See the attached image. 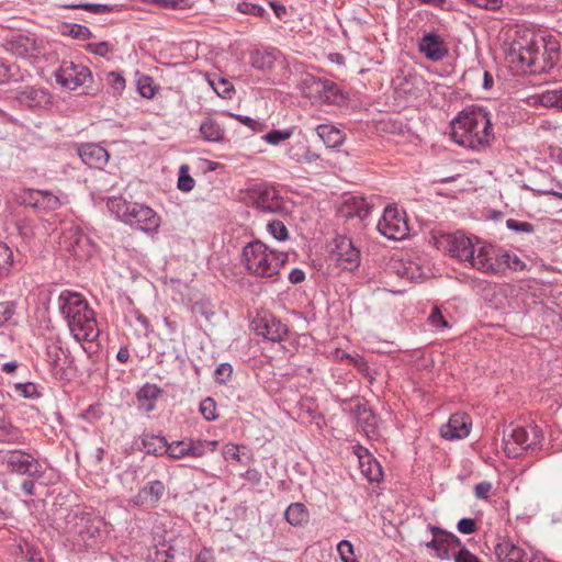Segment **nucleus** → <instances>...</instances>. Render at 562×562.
Instances as JSON below:
<instances>
[{
  "label": "nucleus",
  "mask_w": 562,
  "mask_h": 562,
  "mask_svg": "<svg viewBox=\"0 0 562 562\" xmlns=\"http://www.w3.org/2000/svg\"><path fill=\"white\" fill-rule=\"evenodd\" d=\"M560 44L549 37H537L528 32L514 38L506 49V59L517 70L529 72L549 71L559 60Z\"/></svg>",
  "instance_id": "obj_1"
},
{
  "label": "nucleus",
  "mask_w": 562,
  "mask_h": 562,
  "mask_svg": "<svg viewBox=\"0 0 562 562\" xmlns=\"http://www.w3.org/2000/svg\"><path fill=\"white\" fill-rule=\"evenodd\" d=\"M450 136L458 145L472 150H485L494 140L491 113L479 105L463 109L451 121Z\"/></svg>",
  "instance_id": "obj_2"
},
{
  "label": "nucleus",
  "mask_w": 562,
  "mask_h": 562,
  "mask_svg": "<svg viewBox=\"0 0 562 562\" xmlns=\"http://www.w3.org/2000/svg\"><path fill=\"white\" fill-rule=\"evenodd\" d=\"M58 308L76 340L94 341L99 337L94 311L81 293L64 290L58 296Z\"/></svg>",
  "instance_id": "obj_3"
},
{
  "label": "nucleus",
  "mask_w": 562,
  "mask_h": 562,
  "mask_svg": "<svg viewBox=\"0 0 562 562\" xmlns=\"http://www.w3.org/2000/svg\"><path fill=\"white\" fill-rule=\"evenodd\" d=\"M108 207L122 222L145 233L156 232L160 226L159 215L145 204L113 196L108 200Z\"/></svg>",
  "instance_id": "obj_4"
},
{
  "label": "nucleus",
  "mask_w": 562,
  "mask_h": 562,
  "mask_svg": "<svg viewBox=\"0 0 562 562\" xmlns=\"http://www.w3.org/2000/svg\"><path fill=\"white\" fill-rule=\"evenodd\" d=\"M241 262L248 273L258 278H273L277 276L278 263L273 258V250L259 239L249 241L241 251Z\"/></svg>",
  "instance_id": "obj_5"
},
{
  "label": "nucleus",
  "mask_w": 562,
  "mask_h": 562,
  "mask_svg": "<svg viewBox=\"0 0 562 562\" xmlns=\"http://www.w3.org/2000/svg\"><path fill=\"white\" fill-rule=\"evenodd\" d=\"M542 439V430L537 425L525 428L510 424L503 429L504 452L509 458L519 457L524 450H535Z\"/></svg>",
  "instance_id": "obj_6"
},
{
  "label": "nucleus",
  "mask_w": 562,
  "mask_h": 562,
  "mask_svg": "<svg viewBox=\"0 0 562 562\" xmlns=\"http://www.w3.org/2000/svg\"><path fill=\"white\" fill-rule=\"evenodd\" d=\"M7 470L18 475L40 480L44 470L40 461L24 450L10 451L5 457Z\"/></svg>",
  "instance_id": "obj_7"
},
{
  "label": "nucleus",
  "mask_w": 562,
  "mask_h": 562,
  "mask_svg": "<svg viewBox=\"0 0 562 562\" xmlns=\"http://www.w3.org/2000/svg\"><path fill=\"white\" fill-rule=\"evenodd\" d=\"M502 248L476 239L474 259L470 266L487 274L502 273Z\"/></svg>",
  "instance_id": "obj_8"
},
{
  "label": "nucleus",
  "mask_w": 562,
  "mask_h": 562,
  "mask_svg": "<svg viewBox=\"0 0 562 562\" xmlns=\"http://www.w3.org/2000/svg\"><path fill=\"white\" fill-rule=\"evenodd\" d=\"M252 205L266 213H280L284 210L283 198L273 187L263 183L254 184L247 190Z\"/></svg>",
  "instance_id": "obj_9"
},
{
  "label": "nucleus",
  "mask_w": 562,
  "mask_h": 562,
  "mask_svg": "<svg viewBox=\"0 0 562 562\" xmlns=\"http://www.w3.org/2000/svg\"><path fill=\"white\" fill-rule=\"evenodd\" d=\"M218 442L216 440H202L183 438L171 442L170 459L180 460L186 457L202 458L207 452L215 451Z\"/></svg>",
  "instance_id": "obj_10"
},
{
  "label": "nucleus",
  "mask_w": 562,
  "mask_h": 562,
  "mask_svg": "<svg viewBox=\"0 0 562 562\" xmlns=\"http://www.w3.org/2000/svg\"><path fill=\"white\" fill-rule=\"evenodd\" d=\"M58 85L68 90H76L92 79L90 69L83 65L64 60L55 72Z\"/></svg>",
  "instance_id": "obj_11"
},
{
  "label": "nucleus",
  "mask_w": 562,
  "mask_h": 562,
  "mask_svg": "<svg viewBox=\"0 0 562 562\" xmlns=\"http://www.w3.org/2000/svg\"><path fill=\"white\" fill-rule=\"evenodd\" d=\"M379 232L389 239L401 240L404 239L408 233V225L396 207H385L381 220L378 223Z\"/></svg>",
  "instance_id": "obj_12"
},
{
  "label": "nucleus",
  "mask_w": 562,
  "mask_h": 562,
  "mask_svg": "<svg viewBox=\"0 0 562 562\" xmlns=\"http://www.w3.org/2000/svg\"><path fill=\"white\" fill-rule=\"evenodd\" d=\"M432 539L426 543V547L436 552V557L441 560L453 558L454 550L463 546L461 540L453 533L442 530L439 527L430 526Z\"/></svg>",
  "instance_id": "obj_13"
},
{
  "label": "nucleus",
  "mask_w": 562,
  "mask_h": 562,
  "mask_svg": "<svg viewBox=\"0 0 562 562\" xmlns=\"http://www.w3.org/2000/svg\"><path fill=\"white\" fill-rule=\"evenodd\" d=\"M441 243L451 257L470 263L474 259L475 245L472 238L461 232L442 236Z\"/></svg>",
  "instance_id": "obj_14"
},
{
  "label": "nucleus",
  "mask_w": 562,
  "mask_h": 562,
  "mask_svg": "<svg viewBox=\"0 0 562 562\" xmlns=\"http://www.w3.org/2000/svg\"><path fill=\"white\" fill-rule=\"evenodd\" d=\"M4 48L19 58H35L42 46L34 34L16 33L5 41Z\"/></svg>",
  "instance_id": "obj_15"
},
{
  "label": "nucleus",
  "mask_w": 562,
  "mask_h": 562,
  "mask_svg": "<svg viewBox=\"0 0 562 562\" xmlns=\"http://www.w3.org/2000/svg\"><path fill=\"white\" fill-rule=\"evenodd\" d=\"M334 244L331 255L339 266L349 271L357 269L360 265V250L355 247L352 240L346 236H337Z\"/></svg>",
  "instance_id": "obj_16"
},
{
  "label": "nucleus",
  "mask_w": 562,
  "mask_h": 562,
  "mask_svg": "<svg viewBox=\"0 0 562 562\" xmlns=\"http://www.w3.org/2000/svg\"><path fill=\"white\" fill-rule=\"evenodd\" d=\"M418 50L431 61H440L449 55L445 40L435 31L427 32L419 38Z\"/></svg>",
  "instance_id": "obj_17"
},
{
  "label": "nucleus",
  "mask_w": 562,
  "mask_h": 562,
  "mask_svg": "<svg viewBox=\"0 0 562 562\" xmlns=\"http://www.w3.org/2000/svg\"><path fill=\"white\" fill-rule=\"evenodd\" d=\"M257 335L270 341H281L289 333V328L279 318L272 314H265L255 323Z\"/></svg>",
  "instance_id": "obj_18"
},
{
  "label": "nucleus",
  "mask_w": 562,
  "mask_h": 562,
  "mask_svg": "<svg viewBox=\"0 0 562 562\" xmlns=\"http://www.w3.org/2000/svg\"><path fill=\"white\" fill-rule=\"evenodd\" d=\"M166 494V485L160 480H153L147 482L138 492L131 498L134 506H146L154 508L158 502Z\"/></svg>",
  "instance_id": "obj_19"
},
{
  "label": "nucleus",
  "mask_w": 562,
  "mask_h": 562,
  "mask_svg": "<svg viewBox=\"0 0 562 562\" xmlns=\"http://www.w3.org/2000/svg\"><path fill=\"white\" fill-rule=\"evenodd\" d=\"M77 154L85 165L97 169H103L110 158L108 150L95 143H83L78 145Z\"/></svg>",
  "instance_id": "obj_20"
},
{
  "label": "nucleus",
  "mask_w": 562,
  "mask_h": 562,
  "mask_svg": "<svg viewBox=\"0 0 562 562\" xmlns=\"http://www.w3.org/2000/svg\"><path fill=\"white\" fill-rule=\"evenodd\" d=\"M471 419L467 414H453L447 424L440 427V435L445 439H463L470 432Z\"/></svg>",
  "instance_id": "obj_21"
},
{
  "label": "nucleus",
  "mask_w": 562,
  "mask_h": 562,
  "mask_svg": "<svg viewBox=\"0 0 562 562\" xmlns=\"http://www.w3.org/2000/svg\"><path fill=\"white\" fill-rule=\"evenodd\" d=\"M15 100L25 109L44 108L49 103V94L42 88L25 87L16 92Z\"/></svg>",
  "instance_id": "obj_22"
},
{
  "label": "nucleus",
  "mask_w": 562,
  "mask_h": 562,
  "mask_svg": "<svg viewBox=\"0 0 562 562\" xmlns=\"http://www.w3.org/2000/svg\"><path fill=\"white\" fill-rule=\"evenodd\" d=\"M339 215L345 218L358 217L363 221L371 212V205L363 196L347 198L338 210Z\"/></svg>",
  "instance_id": "obj_23"
},
{
  "label": "nucleus",
  "mask_w": 562,
  "mask_h": 562,
  "mask_svg": "<svg viewBox=\"0 0 562 562\" xmlns=\"http://www.w3.org/2000/svg\"><path fill=\"white\" fill-rule=\"evenodd\" d=\"M102 520L101 518L83 513L78 517L76 521V532L81 537L83 541L95 539L100 535Z\"/></svg>",
  "instance_id": "obj_24"
},
{
  "label": "nucleus",
  "mask_w": 562,
  "mask_h": 562,
  "mask_svg": "<svg viewBox=\"0 0 562 562\" xmlns=\"http://www.w3.org/2000/svg\"><path fill=\"white\" fill-rule=\"evenodd\" d=\"M526 550L516 546L509 538L498 539L494 546V554L498 562H519Z\"/></svg>",
  "instance_id": "obj_25"
},
{
  "label": "nucleus",
  "mask_w": 562,
  "mask_h": 562,
  "mask_svg": "<svg viewBox=\"0 0 562 562\" xmlns=\"http://www.w3.org/2000/svg\"><path fill=\"white\" fill-rule=\"evenodd\" d=\"M142 445L147 454L155 457L168 456L170 458L171 442L169 443L164 436L154 434H144Z\"/></svg>",
  "instance_id": "obj_26"
},
{
  "label": "nucleus",
  "mask_w": 562,
  "mask_h": 562,
  "mask_svg": "<svg viewBox=\"0 0 562 562\" xmlns=\"http://www.w3.org/2000/svg\"><path fill=\"white\" fill-rule=\"evenodd\" d=\"M279 54L276 48L254 49L249 53V63L257 70H271Z\"/></svg>",
  "instance_id": "obj_27"
},
{
  "label": "nucleus",
  "mask_w": 562,
  "mask_h": 562,
  "mask_svg": "<svg viewBox=\"0 0 562 562\" xmlns=\"http://www.w3.org/2000/svg\"><path fill=\"white\" fill-rule=\"evenodd\" d=\"M0 442L7 445L23 443V432L19 427L12 425L0 407Z\"/></svg>",
  "instance_id": "obj_28"
},
{
  "label": "nucleus",
  "mask_w": 562,
  "mask_h": 562,
  "mask_svg": "<svg viewBox=\"0 0 562 562\" xmlns=\"http://www.w3.org/2000/svg\"><path fill=\"white\" fill-rule=\"evenodd\" d=\"M317 136L327 148H336L344 143L342 132L331 124H321L316 127Z\"/></svg>",
  "instance_id": "obj_29"
},
{
  "label": "nucleus",
  "mask_w": 562,
  "mask_h": 562,
  "mask_svg": "<svg viewBox=\"0 0 562 562\" xmlns=\"http://www.w3.org/2000/svg\"><path fill=\"white\" fill-rule=\"evenodd\" d=\"M300 89L306 98L319 101L322 89H324V79L306 75L300 81Z\"/></svg>",
  "instance_id": "obj_30"
},
{
  "label": "nucleus",
  "mask_w": 562,
  "mask_h": 562,
  "mask_svg": "<svg viewBox=\"0 0 562 562\" xmlns=\"http://www.w3.org/2000/svg\"><path fill=\"white\" fill-rule=\"evenodd\" d=\"M204 140L220 143L224 140V128L212 117H206L200 126Z\"/></svg>",
  "instance_id": "obj_31"
},
{
  "label": "nucleus",
  "mask_w": 562,
  "mask_h": 562,
  "mask_svg": "<svg viewBox=\"0 0 562 562\" xmlns=\"http://www.w3.org/2000/svg\"><path fill=\"white\" fill-rule=\"evenodd\" d=\"M537 102L544 108H553L562 111V87L547 89L537 94Z\"/></svg>",
  "instance_id": "obj_32"
},
{
  "label": "nucleus",
  "mask_w": 562,
  "mask_h": 562,
  "mask_svg": "<svg viewBox=\"0 0 562 562\" xmlns=\"http://www.w3.org/2000/svg\"><path fill=\"white\" fill-rule=\"evenodd\" d=\"M65 8L70 10H85L95 15H104L117 9L116 4H102L92 2H81L77 4H67Z\"/></svg>",
  "instance_id": "obj_33"
},
{
  "label": "nucleus",
  "mask_w": 562,
  "mask_h": 562,
  "mask_svg": "<svg viewBox=\"0 0 562 562\" xmlns=\"http://www.w3.org/2000/svg\"><path fill=\"white\" fill-rule=\"evenodd\" d=\"M61 356L65 357V353L61 347L57 342H52L46 346V357L47 362L50 364L52 370L57 375L63 372L64 368L60 363Z\"/></svg>",
  "instance_id": "obj_34"
},
{
  "label": "nucleus",
  "mask_w": 562,
  "mask_h": 562,
  "mask_svg": "<svg viewBox=\"0 0 562 562\" xmlns=\"http://www.w3.org/2000/svg\"><path fill=\"white\" fill-rule=\"evenodd\" d=\"M286 521L292 526H299L307 518V512L302 503L291 504L284 512Z\"/></svg>",
  "instance_id": "obj_35"
},
{
  "label": "nucleus",
  "mask_w": 562,
  "mask_h": 562,
  "mask_svg": "<svg viewBox=\"0 0 562 562\" xmlns=\"http://www.w3.org/2000/svg\"><path fill=\"white\" fill-rule=\"evenodd\" d=\"M362 474L370 482H379L382 477V469L379 462L372 457L370 460H364L363 462H359Z\"/></svg>",
  "instance_id": "obj_36"
},
{
  "label": "nucleus",
  "mask_w": 562,
  "mask_h": 562,
  "mask_svg": "<svg viewBox=\"0 0 562 562\" xmlns=\"http://www.w3.org/2000/svg\"><path fill=\"white\" fill-rule=\"evenodd\" d=\"M358 425L362 428L368 438H375L378 436V417L370 409L364 416L357 419Z\"/></svg>",
  "instance_id": "obj_37"
},
{
  "label": "nucleus",
  "mask_w": 562,
  "mask_h": 562,
  "mask_svg": "<svg viewBox=\"0 0 562 562\" xmlns=\"http://www.w3.org/2000/svg\"><path fill=\"white\" fill-rule=\"evenodd\" d=\"M37 193L40 194V202L37 209L43 210L45 212H52L60 207L61 202L59 198L55 195L52 191L40 190V192Z\"/></svg>",
  "instance_id": "obj_38"
},
{
  "label": "nucleus",
  "mask_w": 562,
  "mask_h": 562,
  "mask_svg": "<svg viewBox=\"0 0 562 562\" xmlns=\"http://www.w3.org/2000/svg\"><path fill=\"white\" fill-rule=\"evenodd\" d=\"M13 265V251L0 241V279L8 277Z\"/></svg>",
  "instance_id": "obj_39"
},
{
  "label": "nucleus",
  "mask_w": 562,
  "mask_h": 562,
  "mask_svg": "<svg viewBox=\"0 0 562 562\" xmlns=\"http://www.w3.org/2000/svg\"><path fill=\"white\" fill-rule=\"evenodd\" d=\"M161 394L162 390L157 384L146 383L136 393V398L137 402L157 401Z\"/></svg>",
  "instance_id": "obj_40"
},
{
  "label": "nucleus",
  "mask_w": 562,
  "mask_h": 562,
  "mask_svg": "<svg viewBox=\"0 0 562 562\" xmlns=\"http://www.w3.org/2000/svg\"><path fill=\"white\" fill-rule=\"evenodd\" d=\"M501 262L502 272H504L506 269H512L514 271H522L526 268V263L521 261L516 255H510L505 250H503Z\"/></svg>",
  "instance_id": "obj_41"
},
{
  "label": "nucleus",
  "mask_w": 562,
  "mask_h": 562,
  "mask_svg": "<svg viewBox=\"0 0 562 562\" xmlns=\"http://www.w3.org/2000/svg\"><path fill=\"white\" fill-rule=\"evenodd\" d=\"M195 186L194 179L189 175V166L182 165L179 169L178 189L182 192H190Z\"/></svg>",
  "instance_id": "obj_42"
},
{
  "label": "nucleus",
  "mask_w": 562,
  "mask_h": 562,
  "mask_svg": "<svg viewBox=\"0 0 562 562\" xmlns=\"http://www.w3.org/2000/svg\"><path fill=\"white\" fill-rule=\"evenodd\" d=\"M137 90L142 97L151 99L156 94V87L154 86L153 78L142 75L137 80Z\"/></svg>",
  "instance_id": "obj_43"
},
{
  "label": "nucleus",
  "mask_w": 562,
  "mask_h": 562,
  "mask_svg": "<svg viewBox=\"0 0 562 562\" xmlns=\"http://www.w3.org/2000/svg\"><path fill=\"white\" fill-rule=\"evenodd\" d=\"M339 94L337 85L330 80L324 79V89L319 98L321 102L335 103Z\"/></svg>",
  "instance_id": "obj_44"
},
{
  "label": "nucleus",
  "mask_w": 562,
  "mask_h": 562,
  "mask_svg": "<svg viewBox=\"0 0 562 562\" xmlns=\"http://www.w3.org/2000/svg\"><path fill=\"white\" fill-rule=\"evenodd\" d=\"M268 232L279 241L286 240L289 237L288 228L284 223L279 220H274L267 225Z\"/></svg>",
  "instance_id": "obj_45"
},
{
  "label": "nucleus",
  "mask_w": 562,
  "mask_h": 562,
  "mask_svg": "<svg viewBox=\"0 0 562 562\" xmlns=\"http://www.w3.org/2000/svg\"><path fill=\"white\" fill-rule=\"evenodd\" d=\"M397 273L402 278H406L409 280H417L422 277L419 267L413 262H408L407 265L401 263L400 267L397 268Z\"/></svg>",
  "instance_id": "obj_46"
},
{
  "label": "nucleus",
  "mask_w": 562,
  "mask_h": 562,
  "mask_svg": "<svg viewBox=\"0 0 562 562\" xmlns=\"http://www.w3.org/2000/svg\"><path fill=\"white\" fill-rule=\"evenodd\" d=\"M223 115L236 119L237 121H239L241 124H244L250 131H254V132H259L263 127V124L261 122L254 120L252 117L247 116V115L234 114L231 112H223Z\"/></svg>",
  "instance_id": "obj_47"
},
{
  "label": "nucleus",
  "mask_w": 562,
  "mask_h": 562,
  "mask_svg": "<svg viewBox=\"0 0 562 562\" xmlns=\"http://www.w3.org/2000/svg\"><path fill=\"white\" fill-rule=\"evenodd\" d=\"M237 10L240 13L263 18L267 13L263 7L250 2L243 1L238 3Z\"/></svg>",
  "instance_id": "obj_48"
},
{
  "label": "nucleus",
  "mask_w": 562,
  "mask_h": 562,
  "mask_svg": "<svg viewBox=\"0 0 562 562\" xmlns=\"http://www.w3.org/2000/svg\"><path fill=\"white\" fill-rule=\"evenodd\" d=\"M200 412L206 420H215L216 415V403L212 397L204 398L200 404Z\"/></svg>",
  "instance_id": "obj_49"
},
{
  "label": "nucleus",
  "mask_w": 562,
  "mask_h": 562,
  "mask_svg": "<svg viewBox=\"0 0 562 562\" xmlns=\"http://www.w3.org/2000/svg\"><path fill=\"white\" fill-rule=\"evenodd\" d=\"M429 324L437 328V329H443L450 327L448 321L442 315L440 308L438 306L432 307L429 316H428Z\"/></svg>",
  "instance_id": "obj_50"
},
{
  "label": "nucleus",
  "mask_w": 562,
  "mask_h": 562,
  "mask_svg": "<svg viewBox=\"0 0 562 562\" xmlns=\"http://www.w3.org/2000/svg\"><path fill=\"white\" fill-rule=\"evenodd\" d=\"M506 227L516 233L532 234L535 232V225L529 222H520L514 218L506 221Z\"/></svg>",
  "instance_id": "obj_51"
},
{
  "label": "nucleus",
  "mask_w": 562,
  "mask_h": 562,
  "mask_svg": "<svg viewBox=\"0 0 562 562\" xmlns=\"http://www.w3.org/2000/svg\"><path fill=\"white\" fill-rule=\"evenodd\" d=\"M290 130H272L263 136V139L272 145H278L282 140L288 139L291 136Z\"/></svg>",
  "instance_id": "obj_52"
},
{
  "label": "nucleus",
  "mask_w": 562,
  "mask_h": 562,
  "mask_svg": "<svg viewBox=\"0 0 562 562\" xmlns=\"http://www.w3.org/2000/svg\"><path fill=\"white\" fill-rule=\"evenodd\" d=\"M40 190L36 189H27L21 194V204L25 206H31L33 209H37L40 202V194L37 193Z\"/></svg>",
  "instance_id": "obj_53"
},
{
  "label": "nucleus",
  "mask_w": 562,
  "mask_h": 562,
  "mask_svg": "<svg viewBox=\"0 0 562 562\" xmlns=\"http://www.w3.org/2000/svg\"><path fill=\"white\" fill-rule=\"evenodd\" d=\"M232 373L233 367L227 362H223L215 369V380L220 384H225L232 378Z\"/></svg>",
  "instance_id": "obj_54"
},
{
  "label": "nucleus",
  "mask_w": 562,
  "mask_h": 562,
  "mask_svg": "<svg viewBox=\"0 0 562 562\" xmlns=\"http://www.w3.org/2000/svg\"><path fill=\"white\" fill-rule=\"evenodd\" d=\"M288 155L291 159L301 162V161H314L319 158L317 154L310 151L307 148L303 153H294V147H290L288 149Z\"/></svg>",
  "instance_id": "obj_55"
},
{
  "label": "nucleus",
  "mask_w": 562,
  "mask_h": 562,
  "mask_svg": "<svg viewBox=\"0 0 562 562\" xmlns=\"http://www.w3.org/2000/svg\"><path fill=\"white\" fill-rule=\"evenodd\" d=\"M155 4L165 9L182 10L190 5L189 0H153Z\"/></svg>",
  "instance_id": "obj_56"
},
{
  "label": "nucleus",
  "mask_w": 562,
  "mask_h": 562,
  "mask_svg": "<svg viewBox=\"0 0 562 562\" xmlns=\"http://www.w3.org/2000/svg\"><path fill=\"white\" fill-rule=\"evenodd\" d=\"M69 35L77 40H88L91 37L92 33L89 27L80 24H72L69 29Z\"/></svg>",
  "instance_id": "obj_57"
},
{
  "label": "nucleus",
  "mask_w": 562,
  "mask_h": 562,
  "mask_svg": "<svg viewBox=\"0 0 562 562\" xmlns=\"http://www.w3.org/2000/svg\"><path fill=\"white\" fill-rule=\"evenodd\" d=\"M453 560L454 562H481L465 546H462L460 550L453 553Z\"/></svg>",
  "instance_id": "obj_58"
},
{
  "label": "nucleus",
  "mask_w": 562,
  "mask_h": 562,
  "mask_svg": "<svg viewBox=\"0 0 562 562\" xmlns=\"http://www.w3.org/2000/svg\"><path fill=\"white\" fill-rule=\"evenodd\" d=\"M457 529L464 535L474 533L477 529L476 522L472 518H462L458 521Z\"/></svg>",
  "instance_id": "obj_59"
},
{
  "label": "nucleus",
  "mask_w": 562,
  "mask_h": 562,
  "mask_svg": "<svg viewBox=\"0 0 562 562\" xmlns=\"http://www.w3.org/2000/svg\"><path fill=\"white\" fill-rule=\"evenodd\" d=\"M15 312V304L10 301L0 302V322L4 323L12 318Z\"/></svg>",
  "instance_id": "obj_60"
},
{
  "label": "nucleus",
  "mask_w": 562,
  "mask_h": 562,
  "mask_svg": "<svg viewBox=\"0 0 562 562\" xmlns=\"http://www.w3.org/2000/svg\"><path fill=\"white\" fill-rule=\"evenodd\" d=\"M337 550L344 562H348L349 559L353 558V546L348 540H341L338 543Z\"/></svg>",
  "instance_id": "obj_61"
},
{
  "label": "nucleus",
  "mask_w": 562,
  "mask_h": 562,
  "mask_svg": "<svg viewBox=\"0 0 562 562\" xmlns=\"http://www.w3.org/2000/svg\"><path fill=\"white\" fill-rule=\"evenodd\" d=\"M16 392L25 398H32L36 394V386L32 382L16 383Z\"/></svg>",
  "instance_id": "obj_62"
},
{
  "label": "nucleus",
  "mask_w": 562,
  "mask_h": 562,
  "mask_svg": "<svg viewBox=\"0 0 562 562\" xmlns=\"http://www.w3.org/2000/svg\"><path fill=\"white\" fill-rule=\"evenodd\" d=\"M492 491V484L483 481L474 486V495L479 499H487Z\"/></svg>",
  "instance_id": "obj_63"
},
{
  "label": "nucleus",
  "mask_w": 562,
  "mask_h": 562,
  "mask_svg": "<svg viewBox=\"0 0 562 562\" xmlns=\"http://www.w3.org/2000/svg\"><path fill=\"white\" fill-rule=\"evenodd\" d=\"M240 476L254 486L259 485L262 481V474L257 469H248Z\"/></svg>",
  "instance_id": "obj_64"
}]
</instances>
